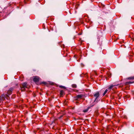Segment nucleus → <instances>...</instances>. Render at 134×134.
<instances>
[{"instance_id":"obj_1","label":"nucleus","mask_w":134,"mask_h":134,"mask_svg":"<svg viewBox=\"0 0 134 134\" xmlns=\"http://www.w3.org/2000/svg\"><path fill=\"white\" fill-rule=\"evenodd\" d=\"M40 78L38 76H35L34 77L33 81L36 83H37L40 80Z\"/></svg>"},{"instance_id":"obj_2","label":"nucleus","mask_w":134,"mask_h":134,"mask_svg":"<svg viewBox=\"0 0 134 134\" xmlns=\"http://www.w3.org/2000/svg\"><path fill=\"white\" fill-rule=\"evenodd\" d=\"M94 96L95 97V99L94 101V102H95L97 98L99 97V92H97L94 94Z\"/></svg>"},{"instance_id":"obj_3","label":"nucleus","mask_w":134,"mask_h":134,"mask_svg":"<svg viewBox=\"0 0 134 134\" xmlns=\"http://www.w3.org/2000/svg\"><path fill=\"white\" fill-rule=\"evenodd\" d=\"M23 87L21 89V90H24L25 88L26 87L27 83L26 82H24L22 84Z\"/></svg>"},{"instance_id":"obj_4","label":"nucleus","mask_w":134,"mask_h":134,"mask_svg":"<svg viewBox=\"0 0 134 134\" xmlns=\"http://www.w3.org/2000/svg\"><path fill=\"white\" fill-rule=\"evenodd\" d=\"M94 105H90V106H88L87 108L85 110H83V111L84 113H86L87 112L88 110V109L89 108H91V107H92Z\"/></svg>"},{"instance_id":"obj_5","label":"nucleus","mask_w":134,"mask_h":134,"mask_svg":"<svg viewBox=\"0 0 134 134\" xmlns=\"http://www.w3.org/2000/svg\"><path fill=\"white\" fill-rule=\"evenodd\" d=\"M83 96V95L82 94H79L76 97V99H77L79 98H82Z\"/></svg>"},{"instance_id":"obj_6","label":"nucleus","mask_w":134,"mask_h":134,"mask_svg":"<svg viewBox=\"0 0 134 134\" xmlns=\"http://www.w3.org/2000/svg\"><path fill=\"white\" fill-rule=\"evenodd\" d=\"M118 85H111L108 88V89L109 90H110H110L112 89L115 86H117Z\"/></svg>"},{"instance_id":"obj_7","label":"nucleus","mask_w":134,"mask_h":134,"mask_svg":"<svg viewBox=\"0 0 134 134\" xmlns=\"http://www.w3.org/2000/svg\"><path fill=\"white\" fill-rule=\"evenodd\" d=\"M13 90V89L12 88H10V90L8 91V93L10 95L12 94V91Z\"/></svg>"},{"instance_id":"obj_8","label":"nucleus","mask_w":134,"mask_h":134,"mask_svg":"<svg viewBox=\"0 0 134 134\" xmlns=\"http://www.w3.org/2000/svg\"><path fill=\"white\" fill-rule=\"evenodd\" d=\"M64 94V92L63 91L61 90L60 91V96H62Z\"/></svg>"},{"instance_id":"obj_9","label":"nucleus","mask_w":134,"mask_h":134,"mask_svg":"<svg viewBox=\"0 0 134 134\" xmlns=\"http://www.w3.org/2000/svg\"><path fill=\"white\" fill-rule=\"evenodd\" d=\"M72 87L73 88H75L76 87V85L75 84H73L72 85Z\"/></svg>"},{"instance_id":"obj_10","label":"nucleus","mask_w":134,"mask_h":134,"mask_svg":"<svg viewBox=\"0 0 134 134\" xmlns=\"http://www.w3.org/2000/svg\"><path fill=\"white\" fill-rule=\"evenodd\" d=\"M108 91V90L107 89H106L105 91H104L103 94V95L104 96V95L107 92V91Z\"/></svg>"},{"instance_id":"obj_11","label":"nucleus","mask_w":134,"mask_h":134,"mask_svg":"<svg viewBox=\"0 0 134 134\" xmlns=\"http://www.w3.org/2000/svg\"><path fill=\"white\" fill-rule=\"evenodd\" d=\"M59 87H60V88H64V89H65L66 88V87H65L64 86H63L60 85V86Z\"/></svg>"},{"instance_id":"obj_12","label":"nucleus","mask_w":134,"mask_h":134,"mask_svg":"<svg viewBox=\"0 0 134 134\" xmlns=\"http://www.w3.org/2000/svg\"><path fill=\"white\" fill-rule=\"evenodd\" d=\"M134 79V78H133V77H129V79Z\"/></svg>"},{"instance_id":"obj_13","label":"nucleus","mask_w":134,"mask_h":134,"mask_svg":"<svg viewBox=\"0 0 134 134\" xmlns=\"http://www.w3.org/2000/svg\"><path fill=\"white\" fill-rule=\"evenodd\" d=\"M129 83H131L132 82H128Z\"/></svg>"},{"instance_id":"obj_14","label":"nucleus","mask_w":134,"mask_h":134,"mask_svg":"<svg viewBox=\"0 0 134 134\" xmlns=\"http://www.w3.org/2000/svg\"><path fill=\"white\" fill-rule=\"evenodd\" d=\"M42 83H44V84H45L46 83V82H42Z\"/></svg>"},{"instance_id":"obj_15","label":"nucleus","mask_w":134,"mask_h":134,"mask_svg":"<svg viewBox=\"0 0 134 134\" xmlns=\"http://www.w3.org/2000/svg\"><path fill=\"white\" fill-rule=\"evenodd\" d=\"M63 116V115H61L60 117V118H61V117H62Z\"/></svg>"},{"instance_id":"obj_16","label":"nucleus","mask_w":134,"mask_h":134,"mask_svg":"<svg viewBox=\"0 0 134 134\" xmlns=\"http://www.w3.org/2000/svg\"><path fill=\"white\" fill-rule=\"evenodd\" d=\"M83 65V66H84V65H83L82 63H81V65Z\"/></svg>"}]
</instances>
